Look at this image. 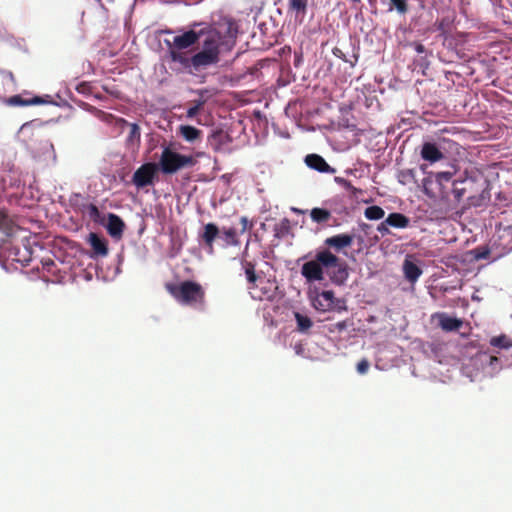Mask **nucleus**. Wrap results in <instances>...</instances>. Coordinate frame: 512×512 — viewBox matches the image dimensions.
Here are the masks:
<instances>
[{"label": "nucleus", "instance_id": "obj_35", "mask_svg": "<svg viewBox=\"0 0 512 512\" xmlns=\"http://www.w3.org/2000/svg\"><path fill=\"white\" fill-rule=\"evenodd\" d=\"M396 10L399 14H405L408 11L406 0H390L389 11Z\"/></svg>", "mask_w": 512, "mask_h": 512}, {"label": "nucleus", "instance_id": "obj_13", "mask_svg": "<svg viewBox=\"0 0 512 512\" xmlns=\"http://www.w3.org/2000/svg\"><path fill=\"white\" fill-rule=\"evenodd\" d=\"M312 305L316 310L322 312L333 310L335 306V297L333 291L325 290L317 293L316 296L312 299Z\"/></svg>", "mask_w": 512, "mask_h": 512}, {"label": "nucleus", "instance_id": "obj_34", "mask_svg": "<svg viewBox=\"0 0 512 512\" xmlns=\"http://www.w3.org/2000/svg\"><path fill=\"white\" fill-rule=\"evenodd\" d=\"M333 55L339 59H342L344 62L346 63H349L351 67H354L356 64H357V61H358V55L357 54H353L351 57H346L345 53L335 47L332 51Z\"/></svg>", "mask_w": 512, "mask_h": 512}, {"label": "nucleus", "instance_id": "obj_25", "mask_svg": "<svg viewBox=\"0 0 512 512\" xmlns=\"http://www.w3.org/2000/svg\"><path fill=\"white\" fill-rule=\"evenodd\" d=\"M294 318L296 321V329L298 332L306 334L313 326L311 318L302 312H294Z\"/></svg>", "mask_w": 512, "mask_h": 512}, {"label": "nucleus", "instance_id": "obj_23", "mask_svg": "<svg viewBox=\"0 0 512 512\" xmlns=\"http://www.w3.org/2000/svg\"><path fill=\"white\" fill-rule=\"evenodd\" d=\"M439 326L447 332L456 331L462 326V321L443 313L439 315Z\"/></svg>", "mask_w": 512, "mask_h": 512}, {"label": "nucleus", "instance_id": "obj_41", "mask_svg": "<svg viewBox=\"0 0 512 512\" xmlns=\"http://www.w3.org/2000/svg\"><path fill=\"white\" fill-rule=\"evenodd\" d=\"M389 227H391L389 224L386 223V219L381 222L378 226H377V231L382 235V236H385V235H388L390 234V229Z\"/></svg>", "mask_w": 512, "mask_h": 512}, {"label": "nucleus", "instance_id": "obj_43", "mask_svg": "<svg viewBox=\"0 0 512 512\" xmlns=\"http://www.w3.org/2000/svg\"><path fill=\"white\" fill-rule=\"evenodd\" d=\"M293 349H294V352H295L296 355L302 356V357H306V355H305V348H304V346L301 343L295 344Z\"/></svg>", "mask_w": 512, "mask_h": 512}, {"label": "nucleus", "instance_id": "obj_37", "mask_svg": "<svg viewBox=\"0 0 512 512\" xmlns=\"http://www.w3.org/2000/svg\"><path fill=\"white\" fill-rule=\"evenodd\" d=\"M11 221L8 215L0 211V230L7 235L10 234Z\"/></svg>", "mask_w": 512, "mask_h": 512}, {"label": "nucleus", "instance_id": "obj_36", "mask_svg": "<svg viewBox=\"0 0 512 512\" xmlns=\"http://www.w3.org/2000/svg\"><path fill=\"white\" fill-rule=\"evenodd\" d=\"M245 275L250 285L255 284L259 280V277L255 274L254 265L250 262L244 264Z\"/></svg>", "mask_w": 512, "mask_h": 512}, {"label": "nucleus", "instance_id": "obj_50", "mask_svg": "<svg viewBox=\"0 0 512 512\" xmlns=\"http://www.w3.org/2000/svg\"><path fill=\"white\" fill-rule=\"evenodd\" d=\"M347 174H351L352 173V170H346L345 171Z\"/></svg>", "mask_w": 512, "mask_h": 512}, {"label": "nucleus", "instance_id": "obj_1", "mask_svg": "<svg viewBox=\"0 0 512 512\" xmlns=\"http://www.w3.org/2000/svg\"><path fill=\"white\" fill-rule=\"evenodd\" d=\"M456 176V170L452 167L451 170L441 172H430L424 178V186L434 181L437 186L439 197L447 203L459 204L464 195L468 191V186H476L478 183L477 176L469 173L467 170Z\"/></svg>", "mask_w": 512, "mask_h": 512}, {"label": "nucleus", "instance_id": "obj_17", "mask_svg": "<svg viewBox=\"0 0 512 512\" xmlns=\"http://www.w3.org/2000/svg\"><path fill=\"white\" fill-rule=\"evenodd\" d=\"M88 242L92 247V257H104L108 254L107 241L97 233H90Z\"/></svg>", "mask_w": 512, "mask_h": 512}, {"label": "nucleus", "instance_id": "obj_3", "mask_svg": "<svg viewBox=\"0 0 512 512\" xmlns=\"http://www.w3.org/2000/svg\"><path fill=\"white\" fill-rule=\"evenodd\" d=\"M336 261L337 256L330 250L319 251L314 260L307 261L302 265L301 275L309 283L322 281L324 279V269H329Z\"/></svg>", "mask_w": 512, "mask_h": 512}, {"label": "nucleus", "instance_id": "obj_32", "mask_svg": "<svg viewBox=\"0 0 512 512\" xmlns=\"http://www.w3.org/2000/svg\"><path fill=\"white\" fill-rule=\"evenodd\" d=\"M490 344L494 347L508 350L512 347V339L502 334L491 338Z\"/></svg>", "mask_w": 512, "mask_h": 512}, {"label": "nucleus", "instance_id": "obj_9", "mask_svg": "<svg viewBox=\"0 0 512 512\" xmlns=\"http://www.w3.org/2000/svg\"><path fill=\"white\" fill-rule=\"evenodd\" d=\"M157 172L158 166L155 163H145L133 173L132 182L137 188L153 185Z\"/></svg>", "mask_w": 512, "mask_h": 512}, {"label": "nucleus", "instance_id": "obj_14", "mask_svg": "<svg viewBox=\"0 0 512 512\" xmlns=\"http://www.w3.org/2000/svg\"><path fill=\"white\" fill-rule=\"evenodd\" d=\"M305 164L310 168L320 173L333 174L336 172L335 168L331 167L326 160L318 154H308L305 159Z\"/></svg>", "mask_w": 512, "mask_h": 512}, {"label": "nucleus", "instance_id": "obj_44", "mask_svg": "<svg viewBox=\"0 0 512 512\" xmlns=\"http://www.w3.org/2000/svg\"><path fill=\"white\" fill-rule=\"evenodd\" d=\"M240 222L242 224L241 232L244 233L252 224L249 222L247 217H241Z\"/></svg>", "mask_w": 512, "mask_h": 512}, {"label": "nucleus", "instance_id": "obj_19", "mask_svg": "<svg viewBox=\"0 0 512 512\" xmlns=\"http://www.w3.org/2000/svg\"><path fill=\"white\" fill-rule=\"evenodd\" d=\"M420 155L423 160L430 163H435L444 158L443 153L440 151L437 145L431 142H425L422 145Z\"/></svg>", "mask_w": 512, "mask_h": 512}, {"label": "nucleus", "instance_id": "obj_15", "mask_svg": "<svg viewBox=\"0 0 512 512\" xmlns=\"http://www.w3.org/2000/svg\"><path fill=\"white\" fill-rule=\"evenodd\" d=\"M200 37V34L195 32L194 30H189L184 32L181 35H177L173 38V42L171 43L172 48L178 50H184L192 45H194Z\"/></svg>", "mask_w": 512, "mask_h": 512}, {"label": "nucleus", "instance_id": "obj_10", "mask_svg": "<svg viewBox=\"0 0 512 512\" xmlns=\"http://www.w3.org/2000/svg\"><path fill=\"white\" fill-rule=\"evenodd\" d=\"M40 126V122L38 120H32L25 122L18 129L15 139L21 143L26 150L28 147H32L31 141L35 137L36 129Z\"/></svg>", "mask_w": 512, "mask_h": 512}, {"label": "nucleus", "instance_id": "obj_2", "mask_svg": "<svg viewBox=\"0 0 512 512\" xmlns=\"http://www.w3.org/2000/svg\"><path fill=\"white\" fill-rule=\"evenodd\" d=\"M168 289L179 304L199 311L205 309V291L199 283L186 280L176 285H170Z\"/></svg>", "mask_w": 512, "mask_h": 512}, {"label": "nucleus", "instance_id": "obj_8", "mask_svg": "<svg viewBox=\"0 0 512 512\" xmlns=\"http://www.w3.org/2000/svg\"><path fill=\"white\" fill-rule=\"evenodd\" d=\"M165 43L168 45V58L170 60V68L177 72L181 73L184 71H192V62L191 57L186 52L182 50L172 48L171 42L165 40Z\"/></svg>", "mask_w": 512, "mask_h": 512}, {"label": "nucleus", "instance_id": "obj_12", "mask_svg": "<svg viewBox=\"0 0 512 512\" xmlns=\"http://www.w3.org/2000/svg\"><path fill=\"white\" fill-rule=\"evenodd\" d=\"M326 274L333 284L342 286L346 283L349 277L347 264L343 261H340V259L337 257L336 263L331 265L329 269H326Z\"/></svg>", "mask_w": 512, "mask_h": 512}, {"label": "nucleus", "instance_id": "obj_30", "mask_svg": "<svg viewBox=\"0 0 512 512\" xmlns=\"http://www.w3.org/2000/svg\"><path fill=\"white\" fill-rule=\"evenodd\" d=\"M219 238L224 241L226 246H236L238 244L237 233L234 228H224L219 231Z\"/></svg>", "mask_w": 512, "mask_h": 512}, {"label": "nucleus", "instance_id": "obj_51", "mask_svg": "<svg viewBox=\"0 0 512 512\" xmlns=\"http://www.w3.org/2000/svg\"><path fill=\"white\" fill-rule=\"evenodd\" d=\"M408 174H409L410 176H412V175H413L412 170H409V171H408Z\"/></svg>", "mask_w": 512, "mask_h": 512}, {"label": "nucleus", "instance_id": "obj_29", "mask_svg": "<svg viewBox=\"0 0 512 512\" xmlns=\"http://www.w3.org/2000/svg\"><path fill=\"white\" fill-rule=\"evenodd\" d=\"M180 134L187 142H194L200 137L201 131L194 126L182 125L180 126Z\"/></svg>", "mask_w": 512, "mask_h": 512}, {"label": "nucleus", "instance_id": "obj_26", "mask_svg": "<svg viewBox=\"0 0 512 512\" xmlns=\"http://www.w3.org/2000/svg\"><path fill=\"white\" fill-rule=\"evenodd\" d=\"M6 103L10 106H29L47 103L41 97H33L31 99H23L20 95H14L6 100Z\"/></svg>", "mask_w": 512, "mask_h": 512}, {"label": "nucleus", "instance_id": "obj_38", "mask_svg": "<svg viewBox=\"0 0 512 512\" xmlns=\"http://www.w3.org/2000/svg\"><path fill=\"white\" fill-rule=\"evenodd\" d=\"M203 105H204L203 100H197L193 106L188 108L186 116L188 118L195 117Z\"/></svg>", "mask_w": 512, "mask_h": 512}, {"label": "nucleus", "instance_id": "obj_53", "mask_svg": "<svg viewBox=\"0 0 512 512\" xmlns=\"http://www.w3.org/2000/svg\"><path fill=\"white\" fill-rule=\"evenodd\" d=\"M136 2H137V0H134L133 5H132L131 9H133V7H134V5H135V3H136Z\"/></svg>", "mask_w": 512, "mask_h": 512}, {"label": "nucleus", "instance_id": "obj_21", "mask_svg": "<svg viewBox=\"0 0 512 512\" xmlns=\"http://www.w3.org/2000/svg\"><path fill=\"white\" fill-rule=\"evenodd\" d=\"M90 111L94 114V116L97 119H99L100 121H102L106 124H110V125L113 124L121 129H123L124 126L128 124V122L124 118H118L111 113H107V112L99 110L97 108L92 107L90 109Z\"/></svg>", "mask_w": 512, "mask_h": 512}, {"label": "nucleus", "instance_id": "obj_48", "mask_svg": "<svg viewBox=\"0 0 512 512\" xmlns=\"http://www.w3.org/2000/svg\"><path fill=\"white\" fill-rule=\"evenodd\" d=\"M498 359L496 357H490V362L493 363L494 361L496 362Z\"/></svg>", "mask_w": 512, "mask_h": 512}, {"label": "nucleus", "instance_id": "obj_11", "mask_svg": "<svg viewBox=\"0 0 512 512\" xmlns=\"http://www.w3.org/2000/svg\"><path fill=\"white\" fill-rule=\"evenodd\" d=\"M478 183L476 186H468V191L470 193L477 192L481 189V193L479 196L475 194H471L468 196V201L470 205L473 206H481L484 202L490 200V191H489V183L486 180H483L477 176Z\"/></svg>", "mask_w": 512, "mask_h": 512}, {"label": "nucleus", "instance_id": "obj_52", "mask_svg": "<svg viewBox=\"0 0 512 512\" xmlns=\"http://www.w3.org/2000/svg\"><path fill=\"white\" fill-rule=\"evenodd\" d=\"M92 210L97 212V208L95 206L92 207Z\"/></svg>", "mask_w": 512, "mask_h": 512}, {"label": "nucleus", "instance_id": "obj_46", "mask_svg": "<svg viewBox=\"0 0 512 512\" xmlns=\"http://www.w3.org/2000/svg\"><path fill=\"white\" fill-rule=\"evenodd\" d=\"M413 47L418 54H422L426 51V48L421 43H413Z\"/></svg>", "mask_w": 512, "mask_h": 512}, {"label": "nucleus", "instance_id": "obj_7", "mask_svg": "<svg viewBox=\"0 0 512 512\" xmlns=\"http://www.w3.org/2000/svg\"><path fill=\"white\" fill-rule=\"evenodd\" d=\"M277 289L274 280L259 278L255 284L249 286V294L254 300L271 301L274 299Z\"/></svg>", "mask_w": 512, "mask_h": 512}, {"label": "nucleus", "instance_id": "obj_24", "mask_svg": "<svg viewBox=\"0 0 512 512\" xmlns=\"http://www.w3.org/2000/svg\"><path fill=\"white\" fill-rule=\"evenodd\" d=\"M386 223L393 228L405 229L410 224V219L402 213H390L386 218Z\"/></svg>", "mask_w": 512, "mask_h": 512}, {"label": "nucleus", "instance_id": "obj_54", "mask_svg": "<svg viewBox=\"0 0 512 512\" xmlns=\"http://www.w3.org/2000/svg\"><path fill=\"white\" fill-rule=\"evenodd\" d=\"M353 2L359 3L361 0H352Z\"/></svg>", "mask_w": 512, "mask_h": 512}, {"label": "nucleus", "instance_id": "obj_18", "mask_svg": "<svg viewBox=\"0 0 512 512\" xmlns=\"http://www.w3.org/2000/svg\"><path fill=\"white\" fill-rule=\"evenodd\" d=\"M104 225L111 237L117 239L121 238L124 229V222L118 215L109 213L107 222Z\"/></svg>", "mask_w": 512, "mask_h": 512}, {"label": "nucleus", "instance_id": "obj_16", "mask_svg": "<svg viewBox=\"0 0 512 512\" xmlns=\"http://www.w3.org/2000/svg\"><path fill=\"white\" fill-rule=\"evenodd\" d=\"M308 10V0H288L287 12L293 15L296 22L303 23Z\"/></svg>", "mask_w": 512, "mask_h": 512}, {"label": "nucleus", "instance_id": "obj_47", "mask_svg": "<svg viewBox=\"0 0 512 512\" xmlns=\"http://www.w3.org/2000/svg\"><path fill=\"white\" fill-rule=\"evenodd\" d=\"M347 326H348L347 321H340V322H338V323H336V324H335V328H336L339 332H341V331L345 330V329L347 328Z\"/></svg>", "mask_w": 512, "mask_h": 512}, {"label": "nucleus", "instance_id": "obj_22", "mask_svg": "<svg viewBox=\"0 0 512 512\" xmlns=\"http://www.w3.org/2000/svg\"><path fill=\"white\" fill-rule=\"evenodd\" d=\"M219 231V228L214 223H208L204 226V231L201 234V237L207 246V252L209 254L213 253V243L217 237L219 238Z\"/></svg>", "mask_w": 512, "mask_h": 512}, {"label": "nucleus", "instance_id": "obj_4", "mask_svg": "<svg viewBox=\"0 0 512 512\" xmlns=\"http://www.w3.org/2000/svg\"><path fill=\"white\" fill-rule=\"evenodd\" d=\"M219 41L214 34L206 35L201 51L191 57L192 69L199 71L202 68L214 65L219 61Z\"/></svg>", "mask_w": 512, "mask_h": 512}, {"label": "nucleus", "instance_id": "obj_45", "mask_svg": "<svg viewBox=\"0 0 512 512\" xmlns=\"http://www.w3.org/2000/svg\"><path fill=\"white\" fill-rule=\"evenodd\" d=\"M490 252L488 249H483L482 251H478L475 255L476 259H486L488 258Z\"/></svg>", "mask_w": 512, "mask_h": 512}, {"label": "nucleus", "instance_id": "obj_49", "mask_svg": "<svg viewBox=\"0 0 512 512\" xmlns=\"http://www.w3.org/2000/svg\"><path fill=\"white\" fill-rule=\"evenodd\" d=\"M14 185H15L16 187H20L21 183H20V181H17V182H15V183H14Z\"/></svg>", "mask_w": 512, "mask_h": 512}, {"label": "nucleus", "instance_id": "obj_31", "mask_svg": "<svg viewBox=\"0 0 512 512\" xmlns=\"http://www.w3.org/2000/svg\"><path fill=\"white\" fill-rule=\"evenodd\" d=\"M384 215L385 211L383 210V208L377 205L368 206L364 210V216L368 220H380L384 217Z\"/></svg>", "mask_w": 512, "mask_h": 512}, {"label": "nucleus", "instance_id": "obj_40", "mask_svg": "<svg viewBox=\"0 0 512 512\" xmlns=\"http://www.w3.org/2000/svg\"><path fill=\"white\" fill-rule=\"evenodd\" d=\"M370 363L367 359H362L357 363L356 370L360 375H364L368 372Z\"/></svg>", "mask_w": 512, "mask_h": 512}, {"label": "nucleus", "instance_id": "obj_20", "mask_svg": "<svg viewBox=\"0 0 512 512\" xmlns=\"http://www.w3.org/2000/svg\"><path fill=\"white\" fill-rule=\"evenodd\" d=\"M353 240V235L343 233L328 237L325 240V244L329 247L334 248L336 251H340L345 247H349L353 243Z\"/></svg>", "mask_w": 512, "mask_h": 512}, {"label": "nucleus", "instance_id": "obj_28", "mask_svg": "<svg viewBox=\"0 0 512 512\" xmlns=\"http://www.w3.org/2000/svg\"><path fill=\"white\" fill-rule=\"evenodd\" d=\"M126 126H129L130 128L129 134L126 138V143L129 147L134 148L140 143V127L136 123H128Z\"/></svg>", "mask_w": 512, "mask_h": 512}, {"label": "nucleus", "instance_id": "obj_5", "mask_svg": "<svg viewBox=\"0 0 512 512\" xmlns=\"http://www.w3.org/2000/svg\"><path fill=\"white\" fill-rule=\"evenodd\" d=\"M195 163L192 156L182 155L165 147L160 157V167L164 174H174L184 167L193 166Z\"/></svg>", "mask_w": 512, "mask_h": 512}, {"label": "nucleus", "instance_id": "obj_33", "mask_svg": "<svg viewBox=\"0 0 512 512\" xmlns=\"http://www.w3.org/2000/svg\"><path fill=\"white\" fill-rule=\"evenodd\" d=\"M310 216L314 222L322 223L330 218V212L326 209L314 208L311 210Z\"/></svg>", "mask_w": 512, "mask_h": 512}, {"label": "nucleus", "instance_id": "obj_39", "mask_svg": "<svg viewBox=\"0 0 512 512\" xmlns=\"http://www.w3.org/2000/svg\"><path fill=\"white\" fill-rule=\"evenodd\" d=\"M334 181L337 184H339L342 187H344L347 191H351L353 193H355L357 191V189L350 183V181L346 180L343 177H335Z\"/></svg>", "mask_w": 512, "mask_h": 512}, {"label": "nucleus", "instance_id": "obj_42", "mask_svg": "<svg viewBox=\"0 0 512 512\" xmlns=\"http://www.w3.org/2000/svg\"><path fill=\"white\" fill-rule=\"evenodd\" d=\"M346 309H347V307H346L345 300L335 298V306H334L333 310L340 312V311H344Z\"/></svg>", "mask_w": 512, "mask_h": 512}, {"label": "nucleus", "instance_id": "obj_6", "mask_svg": "<svg viewBox=\"0 0 512 512\" xmlns=\"http://www.w3.org/2000/svg\"><path fill=\"white\" fill-rule=\"evenodd\" d=\"M27 152L35 162L42 166H54L57 162L54 145L48 139L40 140L32 147H28Z\"/></svg>", "mask_w": 512, "mask_h": 512}, {"label": "nucleus", "instance_id": "obj_27", "mask_svg": "<svg viewBox=\"0 0 512 512\" xmlns=\"http://www.w3.org/2000/svg\"><path fill=\"white\" fill-rule=\"evenodd\" d=\"M403 272L405 278L411 283L416 282L422 274V270L415 263L409 260H405L403 264Z\"/></svg>", "mask_w": 512, "mask_h": 512}]
</instances>
